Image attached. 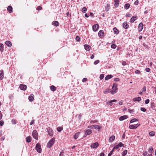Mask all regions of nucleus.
Masks as SVG:
<instances>
[{"label": "nucleus", "instance_id": "1", "mask_svg": "<svg viewBox=\"0 0 156 156\" xmlns=\"http://www.w3.org/2000/svg\"><path fill=\"white\" fill-rule=\"evenodd\" d=\"M55 139L54 138H51L48 142L47 144V147L48 148H51L53 144H54L55 141Z\"/></svg>", "mask_w": 156, "mask_h": 156}, {"label": "nucleus", "instance_id": "2", "mask_svg": "<svg viewBox=\"0 0 156 156\" xmlns=\"http://www.w3.org/2000/svg\"><path fill=\"white\" fill-rule=\"evenodd\" d=\"M112 89V90H110V93L113 94L115 93L116 92V90H117V84H113Z\"/></svg>", "mask_w": 156, "mask_h": 156}, {"label": "nucleus", "instance_id": "3", "mask_svg": "<svg viewBox=\"0 0 156 156\" xmlns=\"http://www.w3.org/2000/svg\"><path fill=\"white\" fill-rule=\"evenodd\" d=\"M32 135L34 139L36 140H38V134L36 130H33Z\"/></svg>", "mask_w": 156, "mask_h": 156}, {"label": "nucleus", "instance_id": "4", "mask_svg": "<svg viewBox=\"0 0 156 156\" xmlns=\"http://www.w3.org/2000/svg\"><path fill=\"white\" fill-rule=\"evenodd\" d=\"M36 149L38 153H41V146L40 144H37L36 145Z\"/></svg>", "mask_w": 156, "mask_h": 156}, {"label": "nucleus", "instance_id": "5", "mask_svg": "<svg viewBox=\"0 0 156 156\" xmlns=\"http://www.w3.org/2000/svg\"><path fill=\"white\" fill-rule=\"evenodd\" d=\"M47 131L48 135L50 136H52L53 135V131L52 129H51L49 127L47 128Z\"/></svg>", "mask_w": 156, "mask_h": 156}, {"label": "nucleus", "instance_id": "6", "mask_svg": "<svg viewBox=\"0 0 156 156\" xmlns=\"http://www.w3.org/2000/svg\"><path fill=\"white\" fill-rule=\"evenodd\" d=\"M140 124H137L135 125H131L129 126V127L130 129H134L136 128Z\"/></svg>", "mask_w": 156, "mask_h": 156}, {"label": "nucleus", "instance_id": "7", "mask_svg": "<svg viewBox=\"0 0 156 156\" xmlns=\"http://www.w3.org/2000/svg\"><path fill=\"white\" fill-rule=\"evenodd\" d=\"M99 144L98 142H95L91 144L90 145V147L91 148H96L99 146Z\"/></svg>", "mask_w": 156, "mask_h": 156}, {"label": "nucleus", "instance_id": "8", "mask_svg": "<svg viewBox=\"0 0 156 156\" xmlns=\"http://www.w3.org/2000/svg\"><path fill=\"white\" fill-rule=\"evenodd\" d=\"M20 89L22 90H26L27 87L26 85L21 84L20 86Z\"/></svg>", "mask_w": 156, "mask_h": 156}, {"label": "nucleus", "instance_id": "9", "mask_svg": "<svg viewBox=\"0 0 156 156\" xmlns=\"http://www.w3.org/2000/svg\"><path fill=\"white\" fill-rule=\"evenodd\" d=\"M99 25L98 24H96L93 25L92 27L93 30L94 31H97Z\"/></svg>", "mask_w": 156, "mask_h": 156}, {"label": "nucleus", "instance_id": "10", "mask_svg": "<svg viewBox=\"0 0 156 156\" xmlns=\"http://www.w3.org/2000/svg\"><path fill=\"white\" fill-rule=\"evenodd\" d=\"M84 133L87 135H90L92 133V130L90 129H86Z\"/></svg>", "mask_w": 156, "mask_h": 156}, {"label": "nucleus", "instance_id": "11", "mask_svg": "<svg viewBox=\"0 0 156 156\" xmlns=\"http://www.w3.org/2000/svg\"><path fill=\"white\" fill-rule=\"evenodd\" d=\"M143 28V25L142 23H140L138 26V30L139 31H141Z\"/></svg>", "mask_w": 156, "mask_h": 156}, {"label": "nucleus", "instance_id": "12", "mask_svg": "<svg viewBox=\"0 0 156 156\" xmlns=\"http://www.w3.org/2000/svg\"><path fill=\"white\" fill-rule=\"evenodd\" d=\"M122 26L125 29H128L129 27V25L127 24V22H125L122 24Z\"/></svg>", "mask_w": 156, "mask_h": 156}, {"label": "nucleus", "instance_id": "13", "mask_svg": "<svg viewBox=\"0 0 156 156\" xmlns=\"http://www.w3.org/2000/svg\"><path fill=\"white\" fill-rule=\"evenodd\" d=\"M98 36L99 37H101L104 36V33L103 30H100L99 31L98 34Z\"/></svg>", "mask_w": 156, "mask_h": 156}, {"label": "nucleus", "instance_id": "14", "mask_svg": "<svg viewBox=\"0 0 156 156\" xmlns=\"http://www.w3.org/2000/svg\"><path fill=\"white\" fill-rule=\"evenodd\" d=\"M137 18V16H133L130 19V22L131 23H133Z\"/></svg>", "mask_w": 156, "mask_h": 156}, {"label": "nucleus", "instance_id": "15", "mask_svg": "<svg viewBox=\"0 0 156 156\" xmlns=\"http://www.w3.org/2000/svg\"><path fill=\"white\" fill-rule=\"evenodd\" d=\"M115 137L114 135L111 136L109 139V141L110 142H112L115 139Z\"/></svg>", "mask_w": 156, "mask_h": 156}, {"label": "nucleus", "instance_id": "16", "mask_svg": "<svg viewBox=\"0 0 156 156\" xmlns=\"http://www.w3.org/2000/svg\"><path fill=\"white\" fill-rule=\"evenodd\" d=\"M9 11V13H11L12 12V8L11 6H9L8 7L7 9Z\"/></svg>", "mask_w": 156, "mask_h": 156}, {"label": "nucleus", "instance_id": "17", "mask_svg": "<svg viewBox=\"0 0 156 156\" xmlns=\"http://www.w3.org/2000/svg\"><path fill=\"white\" fill-rule=\"evenodd\" d=\"M6 45L9 47H10L12 46L11 42L9 41H6L5 42Z\"/></svg>", "mask_w": 156, "mask_h": 156}, {"label": "nucleus", "instance_id": "18", "mask_svg": "<svg viewBox=\"0 0 156 156\" xmlns=\"http://www.w3.org/2000/svg\"><path fill=\"white\" fill-rule=\"evenodd\" d=\"M84 47L85 49L87 51H89L91 48L90 46L87 44H85Z\"/></svg>", "mask_w": 156, "mask_h": 156}, {"label": "nucleus", "instance_id": "19", "mask_svg": "<svg viewBox=\"0 0 156 156\" xmlns=\"http://www.w3.org/2000/svg\"><path fill=\"white\" fill-rule=\"evenodd\" d=\"M29 100L30 101H32L34 99V95L33 94H31L28 97Z\"/></svg>", "mask_w": 156, "mask_h": 156}, {"label": "nucleus", "instance_id": "20", "mask_svg": "<svg viewBox=\"0 0 156 156\" xmlns=\"http://www.w3.org/2000/svg\"><path fill=\"white\" fill-rule=\"evenodd\" d=\"M128 118V116L126 115H124L123 116H121L119 118V120L120 121H122L124 119H125Z\"/></svg>", "mask_w": 156, "mask_h": 156}, {"label": "nucleus", "instance_id": "21", "mask_svg": "<svg viewBox=\"0 0 156 156\" xmlns=\"http://www.w3.org/2000/svg\"><path fill=\"white\" fill-rule=\"evenodd\" d=\"M4 72L3 70L0 71V79L2 80L4 77Z\"/></svg>", "mask_w": 156, "mask_h": 156}, {"label": "nucleus", "instance_id": "22", "mask_svg": "<svg viewBox=\"0 0 156 156\" xmlns=\"http://www.w3.org/2000/svg\"><path fill=\"white\" fill-rule=\"evenodd\" d=\"M141 100V98L140 97H138L136 98L133 99V101H139Z\"/></svg>", "mask_w": 156, "mask_h": 156}, {"label": "nucleus", "instance_id": "23", "mask_svg": "<svg viewBox=\"0 0 156 156\" xmlns=\"http://www.w3.org/2000/svg\"><path fill=\"white\" fill-rule=\"evenodd\" d=\"M114 2H115L114 6L115 7H118L119 5V0H114Z\"/></svg>", "mask_w": 156, "mask_h": 156}, {"label": "nucleus", "instance_id": "24", "mask_svg": "<svg viewBox=\"0 0 156 156\" xmlns=\"http://www.w3.org/2000/svg\"><path fill=\"white\" fill-rule=\"evenodd\" d=\"M50 89L52 91H54L56 89V87L53 85H52L50 87Z\"/></svg>", "mask_w": 156, "mask_h": 156}, {"label": "nucleus", "instance_id": "25", "mask_svg": "<svg viewBox=\"0 0 156 156\" xmlns=\"http://www.w3.org/2000/svg\"><path fill=\"white\" fill-rule=\"evenodd\" d=\"M114 32L115 34H117L119 33V30H117L116 27H114L113 28Z\"/></svg>", "mask_w": 156, "mask_h": 156}, {"label": "nucleus", "instance_id": "26", "mask_svg": "<svg viewBox=\"0 0 156 156\" xmlns=\"http://www.w3.org/2000/svg\"><path fill=\"white\" fill-rule=\"evenodd\" d=\"M52 24L55 26H58L59 25V23L57 21H53L52 22Z\"/></svg>", "mask_w": 156, "mask_h": 156}, {"label": "nucleus", "instance_id": "27", "mask_svg": "<svg viewBox=\"0 0 156 156\" xmlns=\"http://www.w3.org/2000/svg\"><path fill=\"white\" fill-rule=\"evenodd\" d=\"M112 77L113 76L111 75H107L105 77V80H108L112 78Z\"/></svg>", "mask_w": 156, "mask_h": 156}, {"label": "nucleus", "instance_id": "28", "mask_svg": "<svg viewBox=\"0 0 156 156\" xmlns=\"http://www.w3.org/2000/svg\"><path fill=\"white\" fill-rule=\"evenodd\" d=\"M26 141L28 143H30L31 141V137L30 136L27 137L26 138Z\"/></svg>", "mask_w": 156, "mask_h": 156}, {"label": "nucleus", "instance_id": "29", "mask_svg": "<svg viewBox=\"0 0 156 156\" xmlns=\"http://www.w3.org/2000/svg\"><path fill=\"white\" fill-rule=\"evenodd\" d=\"M80 134L79 133H76L74 135L73 138L74 139H76L78 137Z\"/></svg>", "mask_w": 156, "mask_h": 156}, {"label": "nucleus", "instance_id": "30", "mask_svg": "<svg viewBox=\"0 0 156 156\" xmlns=\"http://www.w3.org/2000/svg\"><path fill=\"white\" fill-rule=\"evenodd\" d=\"M130 6V5L129 3H127L125 4L124 5V8L126 9H128Z\"/></svg>", "mask_w": 156, "mask_h": 156}, {"label": "nucleus", "instance_id": "31", "mask_svg": "<svg viewBox=\"0 0 156 156\" xmlns=\"http://www.w3.org/2000/svg\"><path fill=\"white\" fill-rule=\"evenodd\" d=\"M94 128L98 129H100V127L98 125H94Z\"/></svg>", "mask_w": 156, "mask_h": 156}, {"label": "nucleus", "instance_id": "32", "mask_svg": "<svg viewBox=\"0 0 156 156\" xmlns=\"http://www.w3.org/2000/svg\"><path fill=\"white\" fill-rule=\"evenodd\" d=\"M87 11V9L85 7H83L82 9V12L84 13H85Z\"/></svg>", "mask_w": 156, "mask_h": 156}, {"label": "nucleus", "instance_id": "33", "mask_svg": "<svg viewBox=\"0 0 156 156\" xmlns=\"http://www.w3.org/2000/svg\"><path fill=\"white\" fill-rule=\"evenodd\" d=\"M136 121H138V119H137L134 118V119H132L130 120V122L131 123H132L133 122H136Z\"/></svg>", "mask_w": 156, "mask_h": 156}, {"label": "nucleus", "instance_id": "34", "mask_svg": "<svg viewBox=\"0 0 156 156\" xmlns=\"http://www.w3.org/2000/svg\"><path fill=\"white\" fill-rule=\"evenodd\" d=\"M127 151L126 150H125L123 151L122 155L123 156L125 155L127 153Z\"/></svg>", "mask_w": 156, "mask_h": 156}, {"label": "nucleus", "instance_id": "35", "mask_svg": "<svg viewBox=\"0 0 156 156\" xmlns=\"http://www.w3.org/2000/svg\"><path fill=\"white\" fill-rule=\"evenodd\" d=\"M149 135L151 136H154L155 135V133L153 131H151L149 133Z\"/></svg>", "mask_w": 156, "mask_h": 156}, {"label": "nucleus", "instance_id": "36", "mask_svg": "<svg viewBox=\"0 0 156 156\" xmlns=\"http://www.w3.org/2000/svg\"><path fill=\"white\" fill-rule=\"evenodd\" d=\"M63 129V128L62 127H59L57 128V131L58 132H60Z\"/></svg>", "mask_w": 156, "mask_h": 156}, {"label": "nucleus", "instance_id": "37", "mask_svg": "<svg viewBox=\"0 0 156 156\" xmlns=\"http://www.w3.org/2000/svg\"><path fill=\"white\" fill-rule=\"evenodd\" d=\"M148 151H149V152L152 153L153 151V150L152 147H151L149 148V150H148Z\"/></svg>", "mask_w": 156, "mask_h": 156}, {"label": "nucleus", "instance_id": "38", "mask_svg": "<svg viewBox=\"0 0 156 156\" xmlns=\"http://www.w3.org/2000/svg\"><path fill=\"white\" fill-rule=\"evenodd\" d=\"M111 47L112 48L115 49L116 47V45L115 44H112L111 46Z\"/></svg>", "mask_w": 156, "mask_h": 156}, {"label": "nucleus", "instance_id": "39", "mask_svg": "<svg viewBox=\"0 0 156 156\" xmlns=\"http://www.w3.org/2000/svg\"><path fill=\"white\" fill-rule=\"evenodd\" d=\"M76 40L78 41H80V38L78 36H77L76 37Z\"/></svg>", "mask_w": 156, "mask_h": 156}, {"label": "nucleus", "instance_id": "40", "mask_svg": "<svg viewBox=\"0 0 156 156\" xmlns=\"http://www.w3.org/2000/svg\"><path fill=\"white\" fill-rule=\"evenodd\" d=\"M118 147H121L123 146V144L121 142L119 143L118 145Z\"/></svg>", "mask_w": 156, "mask_h": 156}, {"label": "nucleus", "instance_id": "41", "mask_svg": "<svg viewBox=\"0 0 156 156\" xmlns=\"http://www.w3.org/2000/svg\"><path fill=\"white\" fill-rule=\"evenodd\" d=\"M110 5H107V7L105 8L106 11H108V10H109L110 9Z\"/></svg>", "mask_w": 156, "mask_h": 156}, {"label": "nucleus", "instance_id": "42", "mask_svg": "<svg viewBox=\"0 0 156 156\" xmlns=\"http://www.w3.org/2000/svg\"><path fill=\"white\" fill-rule=\"evenodd\" d=\"M104 74H101L100 76V79H101V80H102L104 77Z\"/></svg>", "mask_w": 156, "mask_h": 156}, {"label": "nucleus", "instance_id": "43", "mask_svg": "<svg viewBox=\"0 0 156 156\" xmlns=\"http://www.w3.org/2000/svg\"><path fill=\"white\" fill-rule=\"evenodd\" d=\"M110 91L109 89H107L104 92V93L105 94H107L109 93Z\"/></svg>", "mask_w": 156, "mask_h": 156}, {"label": "nucleus", "instance_id": "44", "mask_svg": "<svg viewBox=\"0 0 156 156\" xmlns=\"http://www.w3.org/2000/svg\"><path fill=\"white\" fill-rule=\"evenodd\" d=\"M128 110L129 111V112L130 113H132L134 112V109L130 110L129 109Z\"/></svg>", "mask_w": 156, "mask_h": 156}, {"label": "nucleus", "instance_id": "45", "mask_svg": "<svg viewBox=\"0 0 156 156\" xmlns=\"http://www.w3.org/2000/svg\"><path fill=\"white\" fill-rule=\"evenodd\" d=\"M140 110L143 112H145L146 111V109L143 107L140 108Z\"/></svg>", "mask_w": 156, "mask_h": 156}, {"label": "nucleus", "instance_id": "46", "mask_svg": "<svg viewBox=\"0 0 156 156\" xmlns=\"http://www.w3.org/2000/svg\"><path fill=\"white\" fill-rule=\"evenodd\" d=\"M145 70L147 72H149L150 71V68H146L145 69Z\"/></svg>", "mask_w": 156, "mask_h": 156}, {"label": "nucleus", "instance_id": "47", "mask_svg": "<svg viewBox=\"0 0 156 156\" xmlns=\"http://www.w3.org/2000/svg\"><path fill=\"white\" fill-rule=\"evenodd\" d=\"M42 9V7L40 6H38L37 8V9L38 10H40Z\"/></svg>", "mask_w": 156, "mask_h": 156}, {"label": "nucleus", "instance_id": "48", "mask_svg": "<svg viewBox=\"0 0 156 156\" xmlns=\"http://www.w3.org/2000/svg\"><path fill=\"white\" fill-rule=\"evenodd\" d=\"M112 102L111 101H109L108 102H107V104H108V105H110L111 106L112 105Z\"/></svg>", "mask_w": 156, "mask_h": 156}, {"label": "nucleus", "instance_id": "49", "mask_svg": "<svg viewBox=\"0 0 156 156\" xmlns=\"http://www.w3.org/2000/svg\"><path fill=\"white\" fill-rule=\"evenodd\" d=\"M150 100L149 99H147L145 101V103L146 104H147L149 103Z\"/></svg>", "mask_w": 156, "mask_h": 156}, {"label": "nucleus", "instance_id": "50", "mask_svg": "<svg viewBox=\"0 0 156 156\" xmlns=\"http://www.w3.org/2000/svg\"><path fill=\"white\" fill-rule=\"evenodd\" d=\"M99 62V60H96L94 62V65H96V64H98Z\"/></svg>", "mask_w": 156, "mask_h": 156}, {"label": "nucleus", "instance_id": "51", "mask_svg": "<svg viewBox=\"0 0 156 156\" xmlns=\"http://www.w3.org/2000/svg\"><path fill=\"white\" fill-rule=\"evenodd\" d=\"M64 154V151H62L60 153V154H59V156H63V155Z\"/></svg>", "mask_w": 156, "mask_h": 156}, {"label": "nucleus", "instance_id": "52", "mask_svg": "<svg viewBox=\"0 0 156 156\" xmlns=\"http://www.w3.org/2000/svg\"><path fill=\"white\" fill-rule=\"evenodd\" d=\"M34 123V120H33L31 121V122L30 123V125H31L33 124Z\"/></svg>", "mask_w": 156, "mask_h": 156}, {"label": "nucleus", "instance_id": "53", "mask_svg": "<svg viewBox=\"0 0 156 156\" xmlns=\"http://www.w3.org/2000/svg\"><path fill=\"white\" fill-rule=\"evenodd\" d=\"M4 124V122L2 121H0V126H2Z\"/></svg>", "mask_w": 156, "mask_h": 156}, {"label": "nucleus", "instance_id": "54", "mask_svg": "<svg viewBox=\"0 0 156 156\" xmlns=\"http://www.w3.org/2000/svg\"><path fill=\"white\" fill-rule=\"evenodd\" d=\"M146 87H144L142 89V92H144V91H146Z\"/></svg>", "mask_w": 156, "mask_h": 156}, {"label": "nucleus", "instance_id": "55", "mask_svg": "<svg viewBox=\"0 0 156 156\" xmlns=\"http://www.w3.org/2000/svg\"><path fill=\"white\" fill-rule=\"evenodd\" d=\"M87 80V79L85 78H83L82 80V81L83 82H85Z\"/></svg>", "mask_w": 156, "mask_h": 156}, {"label": "nucleus", "instance_id": "56", "mask_svg": "<svg viewBox=\"0 0 156 156\" xmlns=\"http://www.w3.org/2000/svg\"><path fill=\"white\" fill-rule=\"evenodd\" d=\"M139 1L138 0H136L134 2V4L135 5H137L138 4Z\"/></svg>", "mask_w": 156, "mask_h": 156}, {"label": "nucleus", "instance_id": "57", "mask_svg": "<svg viewBox=\"0 0 156 156\" xmlns=\"http://www.w3.org/2000/svg\"><path fill=\"white\" fill-rule=\"evenodd\" d=\"M113 153V152L111 151L108 154V156H111L112 155Z\"/></svg>", "mask_w": 156, "mask_h": 156}, {"label": "nucleus", "instance_id": "58", "mask_svg": "<svg viewBox=\"0 0 156 156\" xmlns=\"http://www.w3.org/2000/svg\"><path fill=\"white\" fill-rule=\"evenodd\" d=\"M119 78H116L114 79V81L116 82L119 81Z\"/></svg>", "mask_w": 156, "mask_h": 156}, {"label": "nucleus", "instance_id": "59", "mask_svg": "<svg viewBox=\"0 0 156 156\" xmlns=\"http://www.w3.org/2000/svg\"><path fill=\"white\" fill-rule=\"evenodd\" d=\"M88 128L90 129H93L94 128V125L90 126H88Z\"/></svg>", "mask_w": 156, "mask_h": 156}, {"label": "nucleus", "instance_id": "60", "mask_svg": "<svg viewBox=\"0 0 156 156\" xmlns=\"http://www.w3.org/2000/svg\"><path fill=\"white\" fill-rule=\"evenodd\" d=\"M114 147V148H115V149L116 150H117L119 147L117 145H115V146Z\"/></svg>", "mask_w": 156, "mask_h": 156}, {"label": "nucleus", "instance_id": "61", "mask_svg": "<svg viewBox=\"0 0 156 156\" xmlns=\"http://www.w3.org/2000/svg\"><path fill=\"white\" fill-rule=\"evenodd\" d=\"M122 65L125 66L126 65V62L125 61H123L122 63Z\"/></svg>", "mask_w": 156, "mask_h": 156}, {"label": "nucleus", "instance_id": "62", "mask_svg": "<svg viewBox=\"0 0 156 156\" xmlns=\"http://www.w3.org/2000/svg\"><path fill=\"white\" fill-rule=\"evenodd\" d=\"M135 73L137 74H139L140 73V71L138 70H136L135 71Z\"/></svg>", "mask_w": 156, "mask_h": 156}, {"label": "nucleus", "instance_id": "63", "mask_svg": "<svg viewBox=\"0 0 156 156\" xmlns=\"http://www.w3.org/2000/svg\"><path fill=\"white\" fill-rule=\"evenodd\" d=\"M85 16L86 17H88L89 16V15L88 14L86 13L85 14Z\"/></svg>", "mask_w": 156, "mask_h": 156}, {"label": "nucleus", "instance_id": "64", "mask_svg": "<svg viewBox=\"0 0 156 156\" xmlns=\"http://www.w3.org/2000/svg\"><path fill=\"white\" fill-rule=\"evenodd\" d=\"M100 156H105L104 153H101Z\"/></svg>", "mask_w": 156, "mask_h": 156}]
</instances>
